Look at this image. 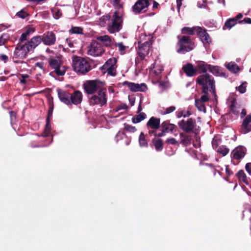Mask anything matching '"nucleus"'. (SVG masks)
Listing matches in <instances>:
<instances>
[{
    "label": "nucleus",
    "instance_id": "20",
    "mask_svg": "<svg viewBox=\"0 0 251 251\" xmlns=\"http://www.w3.org/2000/svg\"><path fill=\"white\" fill-rule=\"evenodd\" d=\"M42 42V37L40 36H36L32 37L30 41L27 43L28 48L31 51L33 50Z\"/></svg>",
    "mask_w": 251,
    "mask_h": 251
},
{
    "label": "nucleus",
    "instance_id": "16",
    "mask_svg": "<svg viewBox=\"0 0 251 251\" xmlns=\"http://www.w3.org/2000/svg\"><path fill=\"white\" fill-rule=\"evenodd\" d=\"M124 84L127 85V87L132 91H144L147 89L146 85L144 83L139 84L134 83L125 82Z\"/></svg>",
    "mask_w": 251,
    "mask_h": 251
},
{
    "label": "nucleus",
    "instance_id": "38",
    "mask_svg": "<svg viewBox=\"0 0 251 251\" xmlns=\"http://www.w3.org/2000/svg\"><path fill=\"white\" fill-rule=\"evenodd\" d=\"M197 68L201 72L204 73L209 68V67L203 62H200L197 65Z\"/></svg>",
    "mask_w": 251,
    "mask_h": 251
},
{
    "label": "nucleus",
    "instance_id": "56",
    "mask_svg": "<svg viewBox=\"0 0 251 251\" xmlns=\"http://www.w3.org/2000/svg\"><path fill=\"white\" fill-rule=\"evenodd\" d=\"M66 44L70 48L73 47V42L70 38H67L66 39Z\"/></svg>",
    "mask_w": 251,
    "mask_h": 251
},
{
    "label": "nucleus",
    "instance_id": "59",
    "mask_svg": "<svg viewBox=\"0 0 251 251\" xmlns=\"http://www.w3.org/2000/svg\"><path fill=\"white\" fill-rule=\"evenodd\" d=\"M236 106L234 103H233L231 106V110L235 114H237L239 112L238 111H237L236 109H235Z\"/></svg>",
    "mask_w": 251,
    "mask_h": 251
},
{
    "label": "nucleus",
    "instance_id": "36",
    "mask_svg": "<svg viewBox=\"0 0 251 251\" xmlns=\"http://www.w3.org/2000/svg\"><path fill=\"white\" fill-rule=\"evenodd\" d=\"M128 108V106L126 105V104L125 103L121 104L118 106L115 109H114V111L115 112H119L120 111H122L121 113H123L126 112Z\"/></svg>",
    "mask_w": 251,
    "mask_h": 251
},
{
    "label": "nucleus",
    "instance_id": "9",
    "mask_svg": "<svg viewBox=\"0 0 251 251\" xmlns=\"http://www.w3.org/2000/svg\"><path fill=\"white\" fill-rule=\"evenodd\" d=\"M117 60L115 58L109 59L103 65L102 69L105 70L107 74L111 76H115L116 74Z\"/></svg>",
    "mask_w": 251,
    "mask_h": 251
},
{
    "label": "nucleus",
    "instance_id": "26",
    "mask_svg": "<svg viewBox=\"0 0 251 251\" xmlns=\"http://www.w3.org/2000/svg\"><path fill=\"white\" fill-rule=\"evenodd\" d=\"M195 105L200 111H202L204 113L206 112V108L204 105V102L201 101V100L196 99Z\"/></svg>",
    "mask_w": 251,
    "mask_h": 251
},
{
    "label": "nucleus",
    "instance_id": "58",
    "mask_svg": "<svg viewBox=\"0 0 251 251\" xmlns=\"http://www.w3.org/2000/svg\"><path fill=\"white\" fill-rule=\"evenodd\" d=\"M6 42V39L5 38L4 35H2L0 37V46L3 45Z\"/></svg>",
    "mask_w": 251,
    "mask_h": 251
},
{
    "label": "nucleus",
    "instance_id": "51",
    "mask_svg": "<svg viewBox=\"0 0 251 251\" xmlns=\"http://www.w3.org/2000/svg\"><path fill=\"white\" fill-rule=\"evenodd\" d=\"M247 87V83L246 82L243 83L238 87V90L241 93H244L246 92Z\"/></svg>",
    "mask_w": 251,
    "mask_h": 251
},
{
    "label": "nucleus",
    "instance_id": "23",
    "mask_svg": "<svg viewBox=\"0 0 251 251\" xmlns=\"http://www.w3.org/2000/svg\"><path fill=\"white\" fill-rule=\"evenodd\" d=\"M96 39L100 41L106 47H110L113 44L112 39L107 35L97 36Z\"/></svg>",
    "mask_w": 251,
    "mask_h": 251
},
{
    "label": "nucleus",
    "instance_id": "4",
    "mask_svg": "<svg viewBox=\"0 0 251 251\" xmlns=\"http://www.w3.org/2000/svg\"><path fill=\"white\" fill-rule=\"evenodd\" d=\"M107 98L106 90L101 89L98 93L89 98V102L91 105H98L101 106L106 104Z\"/></svg>",
    "mask_w": 251,
    "mask_h": 251
},
{
    "label": "nucleus",
    "instance_id": "63",
    "mask_svg": "<svg viewBox=\"0 0 251 251\" xmlns=\"http://www.w3.org/2000/svg\"><path fill=\"white\" fill-rule=\"evenodd\" d=\"M182 0H176L177 7L178 11L179 10L180 7L182 5Z\"/></svg>",
    "mask_w": 251,
    "mask_h": 251
},
{
    "label": "nucleus",
    "instance_id": "12",
    "mask_svg": "<svg viewBox=\"0 0 251 251\" xmlns=\"http://www.w3.org/2000/svg\"><path fill=\"white\" fill-rule=\"evenodd\" d=\"M195 124V122L192 119H189L187 121L182 120L179 122L178 125L183 130L189 132L193 129Z\"/></svg>",
    "mask_w": 251,
    "mask_h": 251
},
{
    "label": "nucleus",
    "instance_id": "21",
    "mask_svg": "<svg viewBox=\"0 0 251 251\" xmlns=\"http://www.w3.org/2000/svg\"><path fill=\"white\" fill-rule=\"evenodd\" d=\"M251 116L248 115L244 120L242 127L241 132L243 133L246 134L251 131Z\"/></svg>",
    "mask_w": 251,
    "mask_h": 251
},
{
    "label": "nucleus",
    "instance_id": "47",
    "mask_svg": "<svg viewBox=\"0 0 251 251\" xmlns=\"http://www.w3.org/2000/svg\"><path fill=\"white\" fill-rule=\"evenodd\" d=\"M110 1L116 9L122 8V4L120 3V0H110Z\"/></svg>",
    "mask_w": 251,
    "mask_h": 251
},
{
    "label": "nucleus",
    "instance_id": "2",
    "mask_svg": "<svg viewBox=\"0 0 251 251\" xmlns=\"http://www.w3.org/2000/svg\"><path fill=\"white\" fill-rule=\"evenodd\" d=\"M73 67L75 72L85 74L91 69L89 62L84 58L75 57L73 59Z\"/></svg>",
    "mask_w": 251,
    "mask_h": 251
},
{
    "label": "nucleus",
    "instance_id": "18",
    "mask_svg": "<svg viewBox=\"0 0 251 251\" xmlns=\"http://www.w3.org/2000/svg\"><path fill=\"white\" fill-rule=\"evenodd\" d=\"M57 92L60 100L65 104L70 105L71 94L67 91L61 89H58Z\"/></svg>",
    "mask_w": 251,
    "mask_h": 251
},
{
    "label": "nucleus",
    "instance_id": "57",
    "mask_svg": "<svg viewBox=\"0 0 251 251\" xmlns=\"http://www.w3.org/2000/svg\"><path fill=\"white\" fill-rule=\"evenodd\" d=\"M246 170L249 174H251V163H248L246 165Z\"/></svg>",
    "mask_w": 251,
    "mask_h": 251
},
{
    "label": "nucleus",
    "instance_id": "7",
    "mask_svg": "<svg viewBox=\"0 0 251 251\" xmlns=\"http://www.w3.org/2000/svg\"><path fill=\"white\" fill-rule=\"evenodd\" d=\"M177 45L179 47L177 50L178 53L182 51H189L194 47V43L190 40L189 37L186 36H183L180 38Z\"/></svg>",
    "mask_w": 251,
    "mask_h": 251
},
{
    "label": "nucleus",
    "instance_id": "30",
    "mask_svg": "<svg viewBox=\"0 0 251 251\" xmlns=\"http://www.w3.org/2000/svg\"><path fill=\"white\" fill-rule=\"evenodd\" d=\"M197 27L193 28L184 27L182 29V32L183 34H189L190 35H193L197 34V30H196Z\"/></svg>",
    "mask_w": 251,
    "mask_h": 251
},
{
    "label": "nucleus",
    "instance_id": "50",
    "mask_svg": "<svg viewBox=\"0 0 251 251\" xmlns=\"http://www.w3.org/2000/svg\"><path fill=\"white\" fill-rule=\"evenodd\" d=\"M35 27H33L32 26H28L27 27L25 32L26 33V34H28V35H29L31 34L34 33L35 32Z\"/></svg>",
    "mask_w": 251,
    "mask_h": 251
},
{
    "label": "nucleus",
    "instance_id": "44",
    "mask_svg": "<svg viewBox=\"0 0 251 251\" xmlns=\"http://www.w3.org/2000/svg\"><path fill=\"white\" fill-rule=\"evenodd\" d=\"M190 114L191 113L188 111L182 110L177 112V117L179 118L181 117H186Z\"/></svg>",
    "mask_w": 251,
    "mask_h": 251
},
{
    "label": "nucleus",
    "instance_id": "37",
    "mask_svg": "<svg viewBox=\"0 0 251 251\" xmlns=\"http://www.w3.org/2000/svg\"><path fill=\"white\" fill-rule=\"evenodd\" d=\"M217 151L218 153L222 154L223 156H225L229 152V149L226 146H222L220 147Z\"/></svg>",
    "mask_w": 251,
    "mask_h": 251
},
{
    "label": "nucleus",
    "instance_id": "13",
    "mask_svg": "<svg viewBox=\"0 0 251 251\" xmlns=\"http://www.w3.org/2000/svg\"><path fill=\"white\" fill-rule=\"evenodd\" d=\"M56 41L55 34L52 32H48L45 33L42 38V41L44 44L50 46L53 45Z\"/></svg>",
    "mask_w": 251,
    "mask_h": 251
},
{
    "label": "nucleus",
    "instance_id": "8",
    "mask_svg": "<svg viewBox=\"0 0 251 251\" xmlns=\"http://www.w3.org/2000/svg\"><path fill=\"white\" fill-rule=\"evenodd\" d=\"M104 52L102 45L96 41H93L87 48V53L93 56H99Z\"/></svg>",
    "mask_w": 251,
    "mask_h": 251
},
{
    "label": "nucleus",
    "instance_id": "53",
    "mask_svg": "<svg viewBox=\"0 0 251 251\" xmlns=\"http://www.w3.org/2000/svg\"><path fill=\"white\" fill-rule=\"evenodd\" d=\"M17 15L20 18H25L27 16V14L25 11L22 10L18 12L17 13Z\"/></svg>",
    "mask_w": 251,
    "mask_h": 251
},
{
    "label": "nucleus",
    "instance_id": "61",
    "mask_svg": "<svg viewBox=\"0 0 251 251\" xmlns=\"http://www.w3.org/2000/svg\"><path fill=\"white\" fill-rule=\"evenodd\" d=\"M212 147L214 149H216L218 147L217 141L215 139H213L212 142Z\"/></svg>",
    "mask_w": 251,
    "mask_h": 251
},
{
    "label": "nucleus",
    "instance_id": "46",
    "mask_svg": "<svg viewBox=\"0 0 251 251\" xmlns=\"http://www.w3.org/2000/svg\"><path fill=\"white\" fill-rule=\"evenodd\" d=\"M166 143L170 145H177L179 144V141H177L174 138H170L167 139L166 141Z\"/></svg>",
    "mask_w": 251,
    "mask_h": 251
},
{
    "label": "nucleus",
    "instance_id": "22",
    "mask_svg": "<svg viewBox=\"0 0 251 251\" xmlns=\"http://www.w3.org/2000/svg\"><path fill=\"white\" fill-rule=\"evenodd\" d=\"M163 71V67L159 61H155L151 67V73L155 75H159Z\"/></svg>",
    "mask_w": 251,
    "mask_h": 251
},
{
    "label": "nucleus",
    "instance_id": "60",
    "mask_svg": "<svg viewBox=\"0 0 251 251\" xmlns=\"http://www.w3.org/2000/svg\"><path fill=\"white\" fill-rule=\"evenodd\" d=\"M0 59L4 62H6L8 60V57L5 54H1L0 56Z\"/></svg>",
    "mask_w": 251,
    "mask_h": 251
},
{
    "label": "nucleus",
    "instance_id": "29",
    "mask_svg": "<svg viewBox=\"0 0 251 251\" xmlns=\"http://www.w3.org/2000/svg\"><path fill=\"white\" fill-rule=\"evenodd\" d=\"M226 68L231 72L236 73L239 71L238 66L233 62H230L226 65Z\"/></svg>",
    "mask_w": 251,
    "mask_h": 251
},
{
    "label": "nucleus",
    "instance_id": "15",
    "mask_svg": "<svg viewBox=\"0 0 251 251\" xmlns=\"http://www.w3.org/2000/svg\"><path fill=\"white\" fill-rule=\"evenodd\" d=\"M82 100V94L79 91H75L72 94H71L70 100V105L74 104L75 105L81 103Z\"/></svg>",
    "mask_w": 251,
    "mask_h": 251
},
{
    "label": "nucleus",
    "instance_id": "49",
    "mask_svg": "<svg viewBox=\"0 0 251 251\" xmlns=\"http://www.w3.org/2000/svg\"><path fill=\"white\" fill-rule=\"evenodd\" d=\"M115 46L116 47H118L119 48V50L122 53H123L124 51L126 49V46H125L122 43H115Z\"/></svg>",
    "mask_w": 251,
    "mask_h": 251
},
{
    "label": "nucleus",
    "instance_id": "32",
    "mask_svg": "<svg viewBox=\"0 0 251 251\" xmlns=\"http://www.w3.org/2000/svg\"><path fill=\"white\" fill-rule=\"evenodd\" d=\"M180 142L185 145H188L190 143V140L189 137L184 135L182 133L180 134Z\"/></svg>",
    "mask_w": 251,
    "mask_h": 251
},
{
    "label": "nucleus",
    "instance_id": "6",
    "mask_svg": "<svg viewBox=\"0 0 251 251\" xmlns=\"http://www.w3.org/2000/svg\"><path fill=\"white\" fill-rule=\"evenodd\" d=\"M30 51L26 42H20L16 47L13 57L23 59L25 57Z\"/></svg>",
    "mask_w": 251,
    "mask_h": 251
},
{
    "label": "nucleus",
    "instance_id": "34",
    "mask_svg": "<svg viewBox=\"0 0 251 251\" xmlns=\"http://www.w3.org/2000/svg\"><path fill=\"white\" fill-rule=\"evenodd\" d=\"M153 143L156 150L160 151L162 150L163 147V143L161 139H154L153 140Z\"/></svg>",
    "mask_w": 251,
    "mask_h": 251
},
{
    "label": "nucleus",
    "instance_id": "48",
    "mask_svg": "<svg viewBox=\"0 0 251 251\" xmlns=\"http://www.w3.org/2000/svg\"><path fill=\"white\" fill-rule=\"evenodd\" d=\"M212 73L216 75H219L221 74L220 68L217 66H214L211 69Z\"/></svg>",
    "mask_w": 251,
    "mask_h": 251
},
{
    "label": "nucleus",
    "instance_id": "5",
    "mask_svg": "<svg viewBox=\"0 0 251 251\" xmlns=\"http://www.w3.org/2000/svg\"><path fill=\"white\" fill-rule=\"evenodd\" d=\"M49 64L52 69H54L55 74L59 76L63 75L66 72V68L63 65L61 59L50 58L49 60Z\"/></svg>",
    "mask_w": 251,
    "mask_h": 251
},
{
    "label": "nucleus",
    "instance_id": "55",
    "mask_svg": "<svg viewBox=\"0 0 251 251\" xmlns=\"http://www.w3.org/2000/svg\"><path fill=\"white\" fill-rule=\"evenodd\" d=\"M241 24H251V19L249 18H245L244 20L239 22Z\"/></svg>",
    "mask_w": 251,
    "mask_h": 251
},
{
    "label": "nucleus",
    "instance_id": "40",
    "mask_svg": "<svg viewBox=\"0 0 251 251\" xmlns=\"http://www.w3.org/2000/svg\"><path fill=\"white\" fill-rule=\"evenodd\" d=\"M47 123L46 127L44 130V135L48 136L51 130V125L50 123L49 118L47 117Z\"/></svg>",
    "mask_w": 251,
    "mask_h": 251
},
{
    "label": "nucleus",
    "instance_id": "27",
    "mask_svg": "<svg viewBox=\"0 0 251 251\" xmlns=\"http://www.w3.org/2000/svg\"><path fill=\"white\" fill-rule=\"evenodd\" d=\"M162 127L165 132L172 131L175 127V125L164 122L162 123Z\"/></svg>",
    "mask_w": 251,
    "mask_h": 251
},
{
    "label": "nucleus",
    "instance_id": "42",
    "mask_svg": "<svg viewBox=\"0 0 251 251\" xmlns=\"http://www.w3.org/2000/svg\"><path fill=\"white\" fill-rule=\"evenodd\" d=\"M124 129L128 132L132 133L136 131V128L135 126L126 124H124Z\"/></svg>",
    "mask_w": 251,
    "mask_h": 251
},
{
    "label": "nucleus",
    "instance_id": "28",
    "mask_svg": "<svg viewBox=\"0 0 251 251\" xmlns=\"http://www.w3.org/2000/svg\"><path fill=\"white\" fill-rule=\"evenodd\" d=\"M146 117V115L144 113H141L137 116L132 118V122L133 123L137 124L144 120Z\"/></svg>",
    "mask_w": 251,
    "mask_h": 251
},
{
    "label": "nucleus",
    "instance_id": "31",
    "mask_svg": "<svg viewBox=\"0 0 251 251\" xmlns=\"http://www.w3.org/2000/svg\"><path fill=\"white\" fill-rule=\"evenodd\" d=\"M110 18V16L109 15L102 16L99 19V25L101 26H104L106 25L107 22L109 21Z\"/></svg>",
    "mask_w": 251,
    "mask_h": 251
},
{
    "label": "nucleus",
    "instance_id": "64",
    "mask_svg": "<svg viewBox=\"0 0 251 251\" xmlns=\"http://www.w3.org/2000/svg\"><path fill=\"white\" fill-rule=\"evenodd\" d=\"M22 76L23 79L21 80V82L22 83H25L26 81L25 80V79L28 78V75H22Z\"/></svg>",
    "mask_w": 251,
    "mask_h": 251
},
{
    "label": "nucleus",
    "instance_id": "52",
    "mask_svg": "<svg viewBox=\"0 0 251 251\" xmlns=\"http://www.w3.org/2000/svg\"><path fill=\"white\" fill-rule=\"evenodd\" d=\"M53 17L55 19H58L59 18L61 15H62V13L61 12H60V10H57V9H55L53 11Z\"/></svg>",
    "mask_w": 251,
    "mask_h": 251
},
{
    "label": "nucleus",
    "instance_id": "25",
    "mask_svg": "<svg viewBox=\"0 0 251 251\" xmlns=\"http://www.w3.org/2000/svg\"><path fill=\"white\" fill-rule=\"evenodd\" d=\"M160 119L152 117L147 123V126L153 129H158L160 126Z\"/></svg>",
    "mask_w": 251,
    "mask_h": 251
},
{
    "label": "nucleus",
    "instance_id": "14",
    "mask_svg": "<svg viewBox=\"0 0 251 251\" xmlns=\"http://www.w3.org/2000/svg\"><path fill=\"white\" fill-rule=\"evenodd\" d=\"M84 88L88 94H93L98 88V83L96 81H88L84 84Z\"/></svg>",
    "mask_w": 251,
    "mask_h": 251
},
{
    "label": "nucleus",
    "instance_id": "33",
    "mask_svg": "<svg viewBox=\"0 0 251 251\" xmlns=\"http://www.w3.org/2000/svg\"><path fill=\"white\" fill-rule=\"evenodd\" d=\"M237 176L240 180L242 181L245 183H248L247 176L243 171L241 170L239 171L237 174Z\"/></svg>",
    "mask_w": 251,
    "mask_h": 251
},
{
    "label": "nucleus",
    "instance_id": "19",
    "mask_svg": "<svg viewBox=\"0 0 251 251\" xmlns=\"http://www.w3.org/2000/svg\"><path fill=\"white\" fill-rule=\"evenodd\" d=\"M246 152L245 148L239 146L236 148L232 152L233 157L235 159H240L243 157Z\"/></svg>",
    "mask_w": 251,
    "mask_h": 251
},
{
    "label": "nucleus",
    "instance_id": "43",
    "mask_svg": "<svg viewBox=\"0 0 251 251\" xmlns=\"http://www.w3.org/2000/svg\"><path fill=\"white\" fill-rule=\"evenodd\" d=\"M209 90H206V92H204L203 90V94L201 96L200 99H198L200 100H201V101L203 102H205L208 101L209 100V98L208 97V92Z\"/></svg>",
    "mask_w": 251,
    "mask_h": 251
},
{
    "label": "nucleus",
    "instance_id": "54",
    "mask_svg": "<svg viewBox=\"0 0 251 251\" xmlns=\"http://www.w3.org/2000/svg\"><path fill=\"white\" fill-rule=\"evenodd\" d=\"M29 35L28 34H26V33L25 32H24L20 38V42H25V41L26 40V39H27V37Z\"/></svg>",
    "mask_w": 251,
    "mask_h": 251
},
{
    "label": "nucleus",
    "instance_id": "11",
    "mask_svg": "<svg viewBox=\"0 0 251 251\" xmlns=\"http://www.w3.org/2000/svg\"><path fill=\"white\" fill-rule=\"evenodd\" d=\"M149 5V0H138L133 6V11L136 13L145 12Z\"/></svg>",
    "mask_w": 251,
    "mask_h": 251
},
{
    "label": "nucleus",
    "instance_id": "10",
    "mask_svg": "<svg viewBox=\"0 0 251 251\" xmlns=\"http://www.w3.org/2000/svg\"><path fill=\"white\" fill-rule=\"evenodd\" d=\"M139 48L138 53L141 60L145 58L146 55L148 54L151 43L150 41H146L142 43V41L139 42Z\"/></svg>",
    "mask_w": 251,
    "mask_h": 251
},
{
    "label": "nucleus",
    "instance_id": "1",
    "mask_svg": "<svg viewBox=\"0 0 251 251\" xmlns=\"http://www.w3.org/2000/svg\"><path fill=\"white\" fill-rule=\"evenodd\" d=\"M197 82L202 86L204 92H206V90H209L210 92H211L215 96L214 81L212 76L207 74H204L197 78Z\"/></svg>",
    "mask_w": 251,
    "mask_h": 251
},
{
    "label": "nucleus",
    "instance_id": "41",
    "mask_svg": "<svg viewBox=\"0 0 251 251\" xmlns=\"http://www.w3.org/2000/svg\"><path fill=\"white\" fill-rule=\"evenodd\" d=\"M236 24L235 19H230L227 20L225 23V26L228 28H231Z\"/></svg>",
    "mask_w": 251,
    "mask_h": 251
},
{
    "label": "nucleus",
    "instance_id": "35",
    "mask_svg": "<svg viewBox=\"0 0 251 251\" xmlns=\"http://www.w3.org/2000/svg\"><path fill=\"white\" fill-rule=\"evenodd\" d=\"M139 142L141 147H147L148 143L145 139L144 134L142 132L140 135Z\"/></svg>",
    "mask_w": 251,
    "mask_h": 251
},
{
    "label": "nucleus",
    "instance_id": "45",
    "mask_svg": "<svg viewBox=\"0 0 251 251\" xmlns=\"http://www.w3.org/2000/svg\"><path fill=\"white\" fill-rule=\"evenodd\" d=\"M70 32L73 34H80L82 33V29L79 27H74L70 30Z\"/></svg>",
    "mask_w": 251,
    "mask_h": 251
},
{
    "label": "nucleus",
    "instance_id": "3",
    "mask_svg": "<svg viewBox=\"0 0 251 251\" xmlns=\"http://www.w3.org/2000/svg\"><path fill=\"white\" fill-rule=\"evenodd\" d=\"M118 10L119 11H116L114 12L111 22L107 25V30L111 34L119 32L122 26V20L120 16L121 9H118Z\"/></svg>",
    "mask_w": 251,
    "mask_h": 251
},
{
    "label": "nucleus",
    "instance_id": "17",
    "mask_svg": "<svg viewBox=\"0 0 251 251\" xmlns=\"http://www.w3.org/2000/svg\"><path fill=\"white\" fill-rule=\"evenodd\" d=\"M197 34L200 37L201 40L203 44H209L211 42V39L208 34L200 27H197Z\"/></svg>",
    "mask_w": 251,
    "mask_h": 251
},
{
    "label": "nucleus",
    "instance_id": "39",
    "mask_svg": "<svg viewBox=\"0 0 251 251\" xmlns=\"http://www.w3.org/2000/svg\"><path fill=\"white\" fill-rule=\"evenodd\" d=\"M176 109V107L174 106H171L169 107H167L163 110H162L160 112L161 114L162 115H166L168 114H170L175 111Z\"/></svg>",
    "mask_w": 251,
    "mask_h": 251
},
{
    "label": "nucleus",
    "instance_id": "24",
    "mask_svg": "<svg viewBox=\"0 0 251 251\" xmlns=\"http://www.w3.org/2000/svg\"><path fill=\"white\" fill-rule=\"evenodd\" d=\"M184 72L188 76H193L196 75L197 72V69L191 64L188 63L183 67Z\"/></svg>",
    "mask_w": 251,
    "mask_h": 251
},
{
    "label": "nucleus",
    "instance_id": "62",
    "mask_svg": "<svg viewBox=\"0 0 251 251\" xmlns=\"http://www.w3.org/2000/svg\"><path fill=\"white\" fill-rule=\"evenodd\" d=\"M29 1L33 2L36 4H40L41 2L45 1L46 0H27Z\"/></svg>",
    "mask_w": 251,
    "mask_h": 251
}]
</instances>
